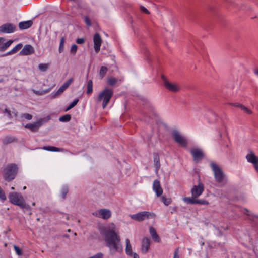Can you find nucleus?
<instances>
[{"label":"nucleus","instance_id":"nucleus-10","mask_svg":"<svg viewBox=\"0 0 258 258\" xmlns=\"http://www.w3.org/2000/svg\"><path fill=\"white\" fill-rule=\"evenodd\" d=\"M204 186L202 183L199 182L197 185L193 186L191 189V194L194 198L199 197L203 192Z\"/></svg>","mask_w":258,"mask_h":258},{"label":"nucleus","instance_id":"nucleus-14","mask_svg":"<svg viewBox=\"0 0 258 258\" xmlns=\"http://www.w3.org/2000/svg\"><path fill=\"white\" fill-rule=\"evenodd\" d=\"M93 215L99 217H101L104 219H107L111 216V211L106 209H102L98 210L97 212L93 213Z\"/></svg>","mask_w":258,"mask_h":258},{"label":"nucleus","instance_id":"nucleus-41","mask_svg":"<svg viewBox=\"0 0 258 258\" xmlns=\"http://www.w3.org/2000/svg\"><path fill=\"white\" fill-rule=\"evenodd\" d=\"M117 82V79L114 77H110L108 79V83L110 85H113Z\"/></svg>","mask_w":258,"mask_h":258},{"label":"nucleus","instance_id":"nucleus-16","mask_svg":"<svg viewBox=\"0 0 258 258\" xmlns=\"http://www.w3.org/2000/svg\"><path fill=\"white\" fill-rule=\"evenodd\" d=\"M243 212L249 216V219L252 221V226L255 228L258 232V216L250 215L249 211L246 209H244Z\"/></svg>","mask_w":258,"mask_h":258},{"label":"nucleus","instance_id":"nucleus-13","mask_svg":"<svg viewBox=\"0 0 258 258\" xmlns=\"http://www.w3.org/2000/svg\"><path fill=\"white\" fill-rule=\"evenodd\" d=\"M16 27L12 23H5L0 26V32L3 33H12L16 30Z\"/></svg>","mask_w":258,"mask_h":258},{"label":"nucleus","instance_id":"nucleus-40","mask_svg":"<svg viewBox=\"0 0 258 258\" xmlns=\"http://www.w3.org/2000/svg\"><path fill=\"white\" fill-rule=\"evenodd\" d=\"M161 201L166 206L169 205L171 203V200L169 199H167L164 196L162 197Z\"/></svg>","mask_w":258,"mask_h":258},{"label":"nucleus","instance_id":"nucleus-49","mask_svg":"<svg viewBox=\"0 0 258 258\" xmlns=\"http://www.w3.org/2000/svg\"><path fill=\"white\" fill-rule=\"evenodd\" d=\"M85 41V40L84 38H78L77 40H76V42L78 43V44H83Z\"/></svg>","mask_w":258,"mask_h":258},{"label":"nucleus","instance_id":"nucleus-53","mask_svg":"<svg viewBox=\"0 0 258 258\" xmlns=\"http://www.w3.org/2000/svg\"><path fill=\"white\" fill-rule=\"evenodd\" d=\"M231 104L233 105V106H235L236 107H238V105H241L239 103H231Z\"/></svg>","mask_w":258,"mask_h":258},{"label":"nucleus","instance_id":"nucleus-21","mask_svg":"<svg viewBox=\"0 0 258 258\" xmlns=\"http://www.w3.org/2000/svg\"><path fill=\"white\" fill-rule=\"evenodd\" d=\"M246 159L249 163L253 164L258 163V158L253 152L250 151L246 156Z\"/></svg>","mask_w":258,"mask_h":258},{"label":"nucleus","instance_id":"nucleus-23","mask_svg":"<svg viewBox=\"0 0 258 258\" xmlns=\"http://www.w3.org/2000/svg\"><path fill=\"white\" fill-rule=\"evenodd\" d=\"M2 142L4 145H8L14 142H17V139L12 136H7L3 138Z\"/></svg>","mask_w":258,"mask_h":258},{"label":"nucleus","instance_id":"nucleus-54","mask_svg":"<svg viewBox=\"0 0 258 258\" xmlns=\"http://www.w3.org/2000/svg\"><path fill=\"white\" fill-rule=\"evenodd\" d=\"M254 73L258 76V69L254 71Z\"/></svg>","mask_w":258,"mask_h":258},{"label":"nucleus","instance_id":"nucleus-50","mask_svg":"<svg viewBox=\"0 0 258 258\" xmlns=\"http://www.w3.org/2000/svg\"><path fill=\"white\" fill-rule=\"evenodd\" d=\"M5 112L6 113H7V115H8V117H9L10 118H12V115H11V112H10V110H8L7 108H6V109H5Z\"/></svg>","mask_w":258,"mask_h":258},{"label":"nucleus","instance_id":"nucleus-6","mask_svg":"<svg viewBox=\"0 0 258 258\" xmlns=\"http://www.w3.org/2000/svg\"><path fill=\"white\" fill-rule=\"evenodd\" d=\"M171 135L174 141L178 143L180 146L184 147H186L187 146V141L186 138L181 134L178 130H173L172 131Z\"/></svg>","mask_w":258,"mask_h":258},{"label":"nucleus","instance_id":"nucleus-27","mask_svg":"<svg viewBox=\"0 0 258 258\" xmlns=\"http://www.w3.org/2000/svg\"><path fill=\"white\" fill-rule=\"evenodd\" d=\"M154 164L156 170L158 171L160 167V158L157 153H154Z\"/></svg>","mask_w":258,"mask_h":258},{"label":"nucleus","instance_id":"nucleus-47","mask_svg":"<svg viewBox=\"0 0 258 258\" xmlns=\"http://www.w3.org/2000/svg\"><path fill=\"white\" fill-rule=\"evenodd\" d=\"M84 21L87 26H90L91 25V21L90 20L89 17L85 16L84 17Z\"/></svg>","mask_w":258,"mask_h":258},{"label":"nucleus","instance_id":"nucleus-31","mask_svg":"<svg viewBox=\"0 0 258 258\" xmlns=\"http://www.w3.org/2000/svg\"><path fill=\"white\" fill-rule=\"evenodd\" d=\"M71 119V115L70 114H66L62 116H60L59 118V120L60 122H69Z\"/></svg>","mask_w":258,"mask_h":258},{"label":"nucleus","instance_id":"nucleus-38","mask_svg":"<svg viewBox=\"0 0 258 258\" xmlns=\"http://www.w3.org/2000/svg\"><path fill=\"white\" fill-rule=\"evenodd\" d=\"M208 204H209V202L205 200H203V199L196 200V199H195V204L207 205H208Z\"/></svg>","mask_w":258,"mask_h":258},{"label":"nucleus","instance_id":"nucleus-39","mask_svg":"<svg viewBox=\"0 0 258 258\" xmlns=\"http://www.w3.org/2000/svg\"><path fill=\"white\" fill-rule=\"evenodd\" d=\"M38 68L40 70L45 72L48 69V65L47 64L40 63L38 66Z\"/></svg>","mask_w":258,"mask_h":258},{"label":"nucleus","instance_id":"nucleus-32","mask_svg":"<svg viewBox=\"0 0 258 258\" xmlns=\"http://www.w3.org/2000/svg\"><path fill=\"white\" fill-rule=\"evenodd\" d=\"M107 71V67H106L105 66L101 67L100 71H99V76H100L101 79L103 78L104 77Z\"/></svg>","mask_w":258,"mask_h":258},{"label":"nucleus","instance_id":"nucleus-18","mask_svg":"<svg viewBox=\"0 0 258 258\" xmlns=\"http://www.w3.org/2000/svg\"><path fill=\"white\" fill-rule=\"evenodd\" d=\"M13 42V40H9L6 42L4 38L0 37V51L4 52L6 50Z\"/></svg>","mask_w":258,"mask_h":258},{"label":"nucleus","instance_id":"nucleus-7","mask_svg":"<svg viewBox=\"0 0 258 258\" xmlns=\"http://www.w3.org/2000/svg\"><path fill=\"white\" fill-rule=\"evenodd\" d=\"M161 78L164 86L167 90L175 93L180 91V87L178 84L168 81L163 75H162Z\"/></svg>","mask_w":258,"mask_h":258},{"label":"nucleus","instance_id":"nucleus-52","mask_svg":"<svg viewBox=\"0 0 258 258\" xmlns=\"http://www.w3.org/2000/svg\"><path fill=\"white\" fill-rule=\"evenodd\" d=\"M254 169L258 171V163L253 164Z\"/></svg>","mask_w":258,"mask_h":258},{"label":"nucleus","instance_id":"nucleus-43","mask_svg":"<svg viewBox=\"0 0 258 258\" xmlns=\"http://www.w3.org/2000/svg\"><path fill=\"white\" fill-rule=\"evenodd\" d=\"M14 248L16 251V253L19 256L22 255V250L17 245H14Z\"/></svg>","mask_w":258,"mask_h":258},{"label":"nucleus","instance_id":"nucleus-12","mask_svg":"<svg viewBox=\"0 0 258 258\" xmlns=\"http://www.w3.org/2000/svg\"><path fill=\"white\" fill-rule=\"evenodd\" d=\"M190 153L193 157L194 160L197 163L201 161L204 157V153L199 148H192L190 150Z\"/></svg>","mask_w":258,"mask_h":258},{"label":"nucleus","instance_id":"nucleus-19","mask_svg":"<svg viewBox=\"0 0 258 258\" xmlns=\"http://www.w3.org/2000/svg\"><path fill=\"white\" fill-rule=\"evenodd\" d=\"M153 190L157 197L161 196L163 194V190L161 186L160 181L156 179L153 182Z\"/></svg>","mask_w":258,"mask_h":258},{"label":"nucleus","instance_id":"nucleus-17","mask_svg":"<svg viewBox=\"0 0 258 258\" xmlns=\"http://www.w3.org/2000/svg\"><path fill=\"white\" fill-rule=\"evenodd\" d=\"M94 47L96 52H98L100 49L102 43V39L98 33H95L93 37Z\"/></svg>","mask_w":258,"mask_h":258},{"label":"nucleus","instance_id":"nucleus-26","mask_svg":"<svg viewBox=\"0 0 258 258\" xmlns=\"http://www.w3.org/2000/svg\"><path fill=\"white\" fill-rule=\"evenodd\" d=\"M125 243H126V247H125V253L126 254L129 256H132L133 254L132 247V245L130 243V240L128 239H125Z\"/></svg>","mask_w":258,"mask_h":258},{"label":"nucleus","instance_id":"nucleus-34","mask_svg":"<svg viewBox=\"0 0 258 258\" xmlns=\"http://www.w3.org/2000/svg\"><path fill=\"white\" fill-rule=\"evenodd\" d=\"M79 99H75L66 109V111H68L72 108H73L78 102Z\"/></svg>","mask_w":258,"mask_h":258},{"label":"nucleus","instance_id":"nucleus-22","mask_svg":"<svg viewBox=\"0 0 258 258\" xmlns=\"http://www.w3.org/2000/svg\"><path fill=\"white\" fill-rule=\"evenodd\" d=\"M41 149L51 152H68V150L62 148H57L53 146H43Z\"/></svg>","mask_w":258,"mask_h":258},{"label":"nucleus","instance_id":"nucleus-20","mask_svg":"<svg viewBox=\"0 0 258 258\" xmlns=\"http://www.w3.org/2000/svg\"><path fill=\"white\" fill-rule=\"evenodd\" d=\"M151 240L148 238H144L142 241L141 251L143 253H146L148 252L150 245Z\"/></svg>","mask_w":258,"mask_h":258},{"label":"nucleus","instance_id":"nucleus-1","mask_svg":"<svg viewBox=\"0 0 258 258\" xmlns=\"http://www.w3.org/2000/svg\"><path fill=\"white\" fill-rule=\"evenodd\" d=\"M103 235L106 246L109 248L111 255L122 251L123 247L120 243V237L115 232V226L113 223L104 230Z\"/></svg>","mask_w":258,"mask_h":258},{"label":"nucleus","instance_id":"nucleus-3","mask_svg":"<svg viewBox=\"0 0 258 258\" xmlns=\"http://www.w3.org/2000/svg\"><path fill=\"white\" fill-rule=\"evenodd\" d=\"M210 166L214 173L216 181L219 183H224L225 177L220 167L217 164L213 162L210 163Z\"/></svg>","mask_w":258,"mask_h":258},{"label":"nucleus","instance_id":"nucleus-25","mask_svg":"<svg viewBox=\"0 0 258 258\" xmlns=\"http://www.w3.org/2000/svg\"><path fill=\"white\" fill-rule=\"evenodd\" d=\"M32 21L31 20L20 22L19 23V28L21 30L27 29L32 25Z\"/></svg>","mask_w":258,"mask_h":258},{"label":"nucleus","instance_id":"nucleus-55","mask_svg":"<svg viewBox=\"0 0 258 258\" xmlns=\"http://www.w3.org/2000/svg\"><path fill=\"white\" fill-rule=\"evenodd\" d=\"M11 189H12V190H14V189H15V188H14V187H11Z\"/></svg>","mask_w":258,"mask_h":258},{"label":"nucleus","instance_id":"nucleus-8","mask_svg":"<svg viewBox=\"0 0 258 258\" xmlns=\"http://www.w3.org/2000/svg\"><path fill=\"white\" fill-rule=\"evenodd\" d=\"M130 217L133 220L140 222L146 219L154 217L155 214L148 211H143L131 215Z\"/></svg>","mask_w":258,"mask_h":258},{"label":"nucleus","instance_id":"nucleus-24","mask_svg":"<svg viewBox=\"0 0 258 258\" xmlns=\"http://www.w3.org/2000/svg\"><path fill=\"white\" fill-rule=\"evenodd\" d=\"M149 232L153 240L156 242H159L160 239L155 228L153 227H150Z\"/></svg>","mask_w":258,"mask_h":258},{"label":"nucleus","instance_id":"nucleus-9","mask_svg":"<svg viewBox=\"0 0 258 258\" xmlns=\"http://www.w3.org/2000/svg\"><path fill=\"white\" fill-rule=\"evenodd\" d=\"M44 119L40 118L33 123L26 124L25 125V127L30 130L32 132H37L38 130L44 123Z\"/></svg>","mask_w":258,"mask_h":258},{"label":"nucleus","instance_id":"nucleus-35","mask_svg":"<svg viewBox=\"0 0 258 258\" xmlns=\"http://www.w3.org/2000/svg\"><path fill=\"white\" fill-rule=\"evenodd\" d=\"M32 115L29 113H22L21 114V118L22 119L30 120L32 119Z\"/></svg>","mask_w":258,"mask_h":258},{"label":"nucleus","instance_id":"nucleus-15","mask_svg":"<svg viewBox=\"0 0 258 258\" xmlns=\"http://www.w3.org/2000/svg\"><path fill=\"white\" fill-rule=\"evenodd\" d=\"M34 53V49L33 46L30 44L25 45L19 54L21 56H26L32 54Z\"/></svg>","mask_w":258,"mask_h":258},{"label":"nucleus","instance_id":"nucleus-58","mask_svg":"<svg viewBox=\"0 0 258 258\" xmlns=\"http://www.w3.org/2000/svg\"><path fill=\"white\" fill-rule=\"evenodd\" d=\"M255 238L258 239V236L255 237Z\"/></svg>","mask_w":258,"mask_h":258},{"label":"nucleus","instance_id":"nucleus-28","mask_svg":"<svg viewBox=\"0 0 258 258\" xmlns=\"http://www.w3.org/2000/svg\"><path fill=\"white\" fill-rule=\"evenodd\" d=\"M23 46L22 44L19 43L15 47H14L12 50L6 53L4 56L10 55L13 54L17 52L19 49H20Z\"/></svg>","mask_w":258,"mask_h":258},{"label":"nucleus","instance_id":"nucleus-5","mask_svg":"<svg viewBox=\"0 0 258 258\" xmlns=\"http://www.w3.org/2000/svg\"><path fill=\"white\" fill-rule=\"evenodd\" d=\"M112 95V90L107 88H105L102 92L99 93L97 98V100L98 101H103V108H105L106 107Z\"/></svg>","mask_w":258,"mask_h":258},{"label":"nucleus","instance_id":"nucleus-36","mask_svg":"<svg viewBox=\"0 0 258 258\" xmlns=\"http://www.w3.org/2000/svg\"><path fill=\"white\" fill-rule=\"evenodd\" d=\"M64 37H62L60 39L59 46V52L61 53L64 50Z\"/></svg>","mask_w":258,"mask_h":258},{"label":"nucleus","instance_id":"nucleus-4","mask_svg":"<svg viewBox=\"0 0 258 258\" xmlns=\"http://www.w3.org/2000/svg\"><path fill=\"white\" fill-rule=\"evenodd\" d=\"M10 202L14 205H17L21 208L26 207V204L23 196L16 192H10L9 195Z\"/></svg>","mask_w":258,"mask_h":258},{"label":"nucleus","instance_id":"nucleus-33","mask_svg":"<svg viewBox=\"0 0 258 258\" xmlns=\"http://www.w3.org/2000/svg\"><path fill=\"white\" fill-rule=\"evenodd\" d=\"M195 199L192 197H184L183 198V201L187 204H195Z\"/></svg>","mask_w":258,"mask_h":258},{"label":"nucleus","instance_id":"nucleus-56","mask_svg":"<svg viewBox=\"0 0 258 258\" xmlns=\"http://www.w3.org/2000/svg\"><path fill=\"white\" fill-rule=\"evenodd\" d=\"M26 188V186H24V187H23V189H24V190H25Z\"/></svg>","mask_w":258,"mask_h":258},{"label":"nucleus","instance_id":"nucleus-46","mask_svg":"<svg viewBox=\"0 0 258 258\" xmlns=\"http://www.w3.org/2000/svg\"><path fill=\"white\" fill-rule=\"evenodd\" d=\"M179 248H176L174 252L173 258H179Z\"/></svg>","mask_w":258,"mask_h":258},{"label":"nucleus","instance_id":"nucleus-44","mask_svg":"<svg viewBox=\"0 0 258 258\" xmlns=\"http://www.w3.org/2000/svg\"><path fill=\"white\" fill-rule=\"evenodd\" d=\"M104 255L102 252H98L93 256H90L88 258H104Z\"/></svg>","mask_w":258,"mask_h":258},{"label":"nucleus","instance_id":"nucleus-11","mask_svg":"<svg viewBox=\"0 0 258 258\" xmlns=\"http://www.w3.org/2000/svg\"><path fill=\"white\" fill-rule=\"evenodd\" d=\"M73 78H71L67 81L56 92H53L51 95L52 98H56L57 96L61 94L73 82Z\"/></svg>","mask_w":258,"mask_h":258},{"label":"nucleus","instance_id":"nucleus-29","mask_svg":"<svg viewBox=\"0 0 258 258\" xmlns=\"http://www.w3.org/2000/svg\"><path fill=\"white\" fill-rule=\"evenodd\" d=\"M93 91V82L91 80H89L87 82V91L88 94H91Z\"/></svg>","mask_w":258,"mask_h":258},{"label":"nucleus","instance_id":"nucleus-42","mask_svg":"<svg viewBox=\"0 0 258 258\" xmlns=\"http://www.w3.org/2000/svg\"><path fill=\"white\" fill-rule=\"evenodd\" d=\"M0 199L2 201H4L7 199V197L4 191L0 187Z\"/></svg>","mask_w":258,"mask_h":258},{"label":"nucleus","instance_id":"nucleus-30","mask_svg":"<svg viewBox=\"0 0 258 258\" xmlns=\"http://www.w3.org/2000/svg\"><path fill=\"white\" fill-rule=\"evenodd\" d=\"M69 189L67 185H63L61 190V197L63 199L66 197V195L68 193Z\"/></svg>","mask_w":258,"mask_h":258},{"label":"nucleus","instance_id":"nucleus-2","mask_svg":"<svg viewBox=\"0 0 258 258\" xmlns=\"http://www.w3.org/2000/svg\"><path fill=\"white\" fill-rule=\"evenodd\" d=\"M18 171V168L16 164H9L4 169L3 175L4 179L7 182H10L15 179Z\"/></svg>","mask_w":258,"mask_h":258},{"label":"nucleus","instance_id":"nucleus-57","mask_svg":"<svg viewBox=\"0 0 258 258\" xmlns=\"http://www.w3.org/2000/svg\"><path fill=\"white\" fill-rule=\"evenodd\" d=\"M3 80H0V83L2 82Z\"/></svg>","mask_w":258,"mask_h":258},{"label":"nucleus","instance_id":"nucleus-45","mask_svg":"<svg viewBox=\"0 0 258 258\" xmlns=\"http://www.w3.org/2000/svg\"><path fill=\"white\" fill-rule=\"evenodd\" d=\"M77 48H78L77 45L76 44H73L71 48V50H70L71 53H73V54H75L77 50Z\"/></svg>","mask_w":258,"mask_h":258},{"label":"nucleus","instance_id":"nucleus-51","mask_svg":"<svg viewBox=\"0 0 258 258\" xmlns=\"http://www.w3.org/2000/svg\"><path fill=\"white\" fill-rule=\"evenodd\" d=\"M133 258H140L139 255L136 252H133L132 256Z\"/></svg>","mask_w":258,"mask_h":258},{"label":"nucleus","instance_id":"nucleus-48","mask_svg":"<svg viewBox=\"0 0 258 258\" xmlns=\"http://www.w3.org/2000/svg\"><path fill=\"white\" fill-rule=\"evenodd\" d=\"M140 10L143 12V13H145L146 14H149L150 12L149 11H148V10L147 9H146L145 7L143 6H140Z\"/></svg>","mask_w":258,"mask_h":258},{"label":"nucleus","instance_id":"nucleus-37","mask_svg":"<svg viewBox=\"0 0 258 258\" xmlns=\"http://www.w3.org/2000/svg\"><path fill=\"white\" fill-rule=\"evenodd\" d=\"M238 105L239 108H240L242 110H243L244 112L246 113L247 114H250L252 113V111L250 109L245 107L243 105Z\"/></svg>","mask_w":258,"mask_h":258}]
</instances>
